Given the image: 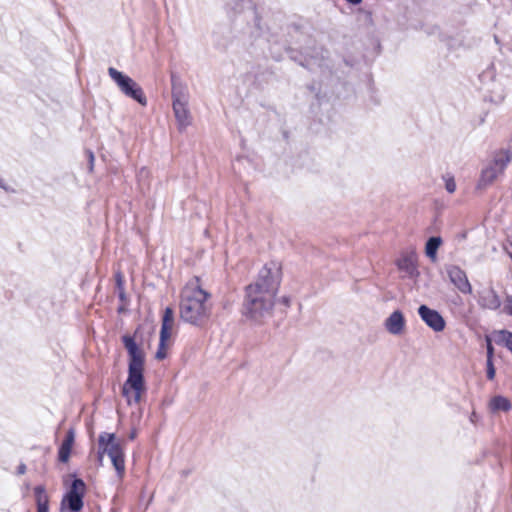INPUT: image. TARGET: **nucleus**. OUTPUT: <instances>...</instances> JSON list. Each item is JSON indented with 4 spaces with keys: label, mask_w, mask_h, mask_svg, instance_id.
<instances>
[{
    "label": "nucleus",
    "mask_w": 512,
    "mask_h": 512,
    "mask_svg": "<svg viewBox=\"0 0 512 512\" xmlns=\"http://www.w3.org/2000/svg\"><path fill=\"white\" fill-rule=\"evenodd\" d=\"M280 282V266L275 262L264 265L256 281L245 288L243 315L255 323H261L270 317Z\"/></svg>",
    "instance_id": "1"
},
{
    "label": "nucleus",
    "mask_w": 512,
    "mask_h": 512,
    "mask_svg": "<svg viewBox=\"0 0 512 512\" xmlns=\"http://www.w3.org/2000/svg\"><path fill=\"white\" fill-rule=\"evenodd\" d=\"M209 297L210 294L198 286H186L182 290L179 305L181 320L196 327H203L211 315Z\"/></svg>",
    "instance_id": "2"
},
{
    "label": "nucleus",
    "mask_w": 512,
    "mask_h": 512,
    "mask_svg": "<svg viewBox=\"0 0 512 512\" xmlns=\"http://www.w3.org/2000/svg\"><path fill=\"white\" fill-rule=\"evenodd\" d=\"M171 96L178 129L183 131L192 122L191 114L188 109V91L186 85L174 75L171 76Z\"/></svg>",
    "instance_id": "3"
},
{
    "label": "nucleus",
    "mask_w": 512,
    "mask_h": 512,
    "mask_svg": "<svg viewBox=\"0 0 512 512\" xmlns=\"http://www.w3.org/2000/svg\"><path fill=\"white\" fill-rule=\"evenodd\" d=\"M99 451L98 459L102 462L103 455L107 454L116 470L119 479L125 474L124 453L119 441L116 440L114 433L103 432L98 438Z\"/></svg>",
    "instance_id": "4"
},
{
    "label": "nucleus",
    "mask_w": 512,
    "mask_h": 512,
    "mask_svg": "<svg viewBox=\"0 0 512 512\" xmlns=\"http://www.w3.org/2000/svg\"><path fill=\"white\" fill-rule=\"evenodd\" d=\"M144 365H128V378L123 384L122 394L128 404L139 403L141 395L145 391Z\"/></svg>",
    "instance_id": "5"
},
{
    "label": "nucleus",
    "mask_w": 512,
    "mask_h": 512,
    "mask_svg": "<svg viewBox=\"0 0 512 512\" xmlns=\"http://www.w3.org/2000/svg\"><path fill=\"white\" fill-rule=\"evenodd\" d=\"M511 158L512 155L508 150H500L495 153L492 162L481 171L477 187L482 189L491 185L499 175L504 173Z\"/></svg>",
    "instance_id": "6"
},
{
    "label": "nucleus",
    "mask_w": 512,
    "mask_h": 512,
    "mask_svg": "<svg viewBox=\"0 0 512 512\" xmlns=\"http://www.w3.org/2000/svg\"><path fill=\"white\" fill-rule=\"evenodd\" d=\"M108 74L111 77V79L116 83L119 90L126 97H129V98L135 100L142 106L147 105V98L143 92V89L131 77L118 71L114 67L108 68Z\"/></svg>",
    "instance_id": "7"
},
{
    "label": "nucleus",
    "mask_w": 512,
    "mask_h": 512,
    "mask_svg": "<svg viewBox=\"0 0 512 512\" xmlns=\"http://www.w3.org/2000/svg\"><path fill=\"white\" fill-rule=\"evenodd\" d=\"M86 485L80 478H75L68 492L61 501L60 512H79L83 508Z\"/></svg>",
    "instance_id": "8"
},
{
    "label": "nucleus",
    "mask_w": 512,
    "mask_h": 512,
    "mask_svg": "<svg viewBox=\"0 0 512 512\" xmlns=\"http://www.w3.org/2000/svg\"><path fill=\"white\" fill-rule=\"evenodd\" d=\"M403 278L416 280L420 272L418 270V255L414 248H408L401 251L395 262Z\"/></svg>",
    "instance_id": "9"
},
{
    "label": "nucleus",
    "mask_w": 512,
    "mask_h": 512,
    "mask_svg": "<svg viewBox=\"0 0 512 512\" xmlns=\"http://www.w3.org/2000/svg\"><path fill=\"white\" fill-rule=\"evenodd\" d=\"M418 315L421 320L433 331L441 332L445 329L446 322L443 316L435 309L427 305H420L418 308Z\"/></svg>",
    "instance_id": "10"
},
{
    "label": "nucleus",
    "mask_w": 512,
    "mask_h": 512,
    "mask_svg": "<svg viewBox=\"0 0 512 512\" xmlns=\"http://www.w3.org/2000/svg\"><path fill=\"white\" fill-rule=\"evenodd\" d=\"M446 273L451 283L462 293L471 294L472 286L468 280L466 272L457 265L446 267Z\"/></svg>",
    "instance_id": "11"
},
{
    "label": "nucleus",
    "mask_w": 512,
    "mask_h": 512,
    "mask_svg": "<svg viewBox=\"0 0 512 512\" xmlns=\"http://www.w3.org/2000/svg\"><path fill=\"white\" fill-rule=\"evenodd\" d=\"M122 343L129 355L128 365H144V353L136 343L134 337L123 335Z\"/></svg>",
    "instance_id": "12"
},
{
    "label": "nucleus",
    "mask_w": 512,
    "mask_h": 512,
    "mask_svg": "<svg viewBox=\"0 0 512 512\" xmlns=\"http://www.w3.org/2000/svg\"><path fill=\"white\" fill-rule=\"evenodd\" d=\"M478 304L483 309L497 310L501 306V299L493 288L479 292Z\"/></svg>",
    "instance_id": "13"
},
{
    "label": "nucleus",
    "mask_w": 512,
    "mask_h": 512,
    "mask_svg": "<svg viewBox=\"0 0 512 512\" xmlns=\"http://www.w3.org/2000/svg\"><path fill=\"white\" fill-rule=\"evenodd\" d=\"M385 329L392 335H400L405 328V319L400 310H395L384 323Z\"/></svg>",
    "instance_id": "14"
},
{
    "label": "nucleus",
    "mask_w": 512,
    "mask_h": 512,
    "mask_svg": "<svg viewBox=\"0 0 512 512\" xmlns=\"http://www.w3.org/2000/svg\"><path fill=\"white\" fill-rule=\"evenodd\" d=\"M37 512H49V497L45 491V487L42 485L34 488Z\"/></svg>",
    "instance_id": "15"
},
{
    "label": "nucleus",
    "mask_w": 512,
    "mask_h": 512,
    "mask_svg": "<svg viewBox=\"0 0 512 512\" xmlns=\"http://www.w3.org/2000/svg\"><path fill=\"white\" fill-rule=\"evenodd\" d=\"M489 408L493 413L499 411L507 412L511 409V403L506 397L495 396L490 400Z\"/></svg>",
    "instance_id": "16"
},
{
    "label": "nucleus",
    "mask_w": 512,
    "mask_h": 512,
    "mask_svg": "<svg viewBox=\"0 0 512 512\" xmlns=\"http://www.w3.org/2000/svg\"><path fill=\"white\" fill-rule=\"evenodd\" d=\"M442 244V239L439 236H433L428 239L425 245V253L432 261L436 259L437 250Z\"/></svg>",
    "instance_id": "17"
},
{
    "label": "nucleus",
    "mask_w": 512,
    "mask_h": 512,
    "mask_svg": "<svg viewBox=\"0 0 512 512\" xmlns=\"http://www.w3.org/2000/svg\"><path fill=\"white\" fill-rule=\"evenodd\" d=\"M493 339L497 344H503L504 346L507 343L508 336L511 335V332L506 330H497L493 332Z\"/></svg>",
    "instance_id": "18"
},
{
    "label": "nucleus",
    "mask_w": 512,
    "mask_h": 512,
    "mask_svg": "<svg viewBox=\"0 0 512 512\" xmlns=\"http://www.w3.org/2000/svg\"><path fill=\"white\" fill-rule=\"evenodd\" d=\"M116 287H117V290H118L119 299L122 302H125L126 301V294H125V290H124L123 276L121 275V273H117L116 274Z\"/></svg>",
    "instance_id": "19"
},
{
    "label": "nucleus",
    "mask_w": 512,
    "mask_h": 512,
    "mask_svg": "<svg viewBox=\"0 0 512 512\" xmlns=\"http://www.w3.org/2000/svg\"><path fill=\"white\" fill-rule=\"evenodd\" d=\"M173 321H174L173 309L171 307H166L164 310L163 317H162V325L172 328Z\"/></svg>",
    "instance_id": "20"
},
{
    "label": "nucleus",
    "mask_w": 512,
    "mask_h": 512,
    "mask_svg": "<svg viewBox=\"0 0 512 512\" xmlns=\"http://www.w3.org/2000/svg\"><path fill=\"white\" fill-rule=\"evenodd\" d=\"M70 447L62 446L60 445L59 451H58V459L62 463H66L69 460L70 454H71Z\"/></svg>",
    "instance_id": "21"
},
{
    "label": "nucleus",
    "mask_w": 512,
    "mask_h": 512,
    "mask_svg": "<svg viewBox=\"0 0 512 512\" xmlns=\"http://www.w3.org/2000/svg\"><path fill=\"white\" fill-rule=\"evenodd\" d=\"M171 329L172 328H169L165 325H161L160 339H159V344H161V346H166V342L170 338Z\"/></svg>",
    "instance_id": "22"
},
{
    "label": "nucleus",
    "mask_w": 512,
    "mask_h": 512,
    "mask_svg": "<svg viewBox=\"0 0 512 512\" xmlns=\"http://www.w3.org/2000/svg\"><path fill=\"white\" fill-rule=\"evenodd\" d=\"M74 441H75V431L73 428H70L67 431L66 436L61 445L72 448Z\"/></svg>",
    "instance_id": "23"
},
{
    "label": "nucleus",
    "mask_w": 512,
    "mask_h": 512,
    "mask_svg": "<svg viewBox=\"0 0 512 512\" xmlns=\"http://www.w3.org/2000/svg\"><path fill=\"white\" fill-rule=\"evenodd\" d=\"M485 342L487 347V359L493 360L494 348L492 346V338L490 336H485Z\"/></svg>",
    "instance_id": "24"
},
{
    "label": "nucleus",
    "mask_w": 512,
    "mask_h": 512,
    "mask_svg": "<svg viewBox=\"0 0 512 512\" xmlns=\"http://www.w3.org/2000/svg\"><path fill=\"white\" fill-rule=\"evenodd\" d=\"M445 189L449 193H454L456 190V183L453 177H446L445 178Z\"/></svg>",
    "instance_id": "25"
},
{
    "label": "nucleus",
    "mask_w": 512,
    "mask_h": 512,
    "mask_svg": "<svg viewBox=\"0 0 512 512\" xmlns=\"http://www.w3.org/2000/svg\"><path fill=\"white\" fill-rule=\"evenodd\" d=\"M487 378L489 380L494 379L495 377V368L493 365V360L487 359Z\"/></svg>",
    "instance_id": "26"
},
{
    "label": "nucleus",
    "mask_w": 512,
    "mask_h": 512,
    "mask_svg": "<svg viewBox=\"0 0 512 512\" xmlns=\"http://www.w3.org/2000/svg\"><path fill=\"white\" fill-rule=\"evenodd\" d=\"M166 356H167L166 346H161V344H159L158 349L155 354V358L157 360H163L166 358Z\"/></svg>",
    "instance_id": "27"
},
{
    "label": "nucleus",
    "mask_w": 512,
    "mask_h": 512,
    "mask_svg": "<svg viewBox=\"0 0 512 512\" xmlns=\"http://www.w3.org/2000/svg\"><path fill=\"white\" fill-rule=\"evenodd\" d=\"M504 249L512 260V237H509L504 245Z\"/></svg>",
    "instance_id": "28"
},
{
    "label": "nucleus",
    "mask_w": 512,
    "mask_h": 512,
    "mask_svg": "<svg viewBox=\"0 0 512 512\" xmlns=\"http://www.w3.org/2000/svg\"><path fill=\"white\" fill-rule=\"evenodd\" d=\"M87 156H88V161H89V171L92 172L93 167H94V154L92 151L88 150Z\"/></svg>",
    "instance_id": "29"
},
{
    "label": "nucleus",
    "mask_w": 512,
    "mask_h": 512,
    "mask_svg": "<svg viewBox=\"0 0 512 512\" xmlns=\"http://www.w3.org/2000/svg\"><path fill=\"white\" fill-rule=\"evenodd\" d=\"M506 312L512 315V296H507Z\"/></svg>",
    "instance_id": "30"
},
{
    "label": "nucleus",
    "mask_w": 512,
    "mask_h": 512,
    "mask_svg": "<svg viewBox=\"0 0 512 512\" xmlns=\"http://www.w3.org/2000/svg\"><path fill=\"white\" fill-rule=\"evenodd\" d=\"M469 420H470L471 423L476 424L477 421L479 420L478 414L475 411H472V413H471V415L469 417Z\"/></svg>",
    "instance_id": "31"
},
{
    "label": "nucleus",
    "mask_w": 512,
    "mask_h": 512,
    "mask_svg": "<svg viewBox=\"0 0 512 512\" xmlns=\"http://www.w3.org/2000/svg\"><path fill=\"white\" fill-rule=\"evenodd\" d=\"M26 472V465L24 463H21L17 468V474L23 475Z\"/></svg>",
    "instance_id": "32"
},
{
    "label": "nucleus",
    "mask_w": 512,
    "mask_h": 512,
    "mask_svg": "<svg viewBox=\"0 0 512 512\" xmlns=\"http://www.w3.org/2000/svg\"><path fill=\"white\" fill-rule=\"evenodd\" d=\"M148 174H149V171L146 168H141L139 173H138V177L139 178H144V177H147Z\"/></svg>",
    "instance_id": "33"
},
{
    "label": "nucleus",
    "mask_w": 512,
    "mask_h": 512,
    "mask_svg": "<svg viewBox=\"0 0 512 512\" xmlns=\"http://www.w3.org/2000/svg\"><path fill=\"white\" fill-rule=\"evenodd\" d=\"M505 347L512 353V332L511 335L508 336Z\"/></svg>",
    "instance_id": "34"
},
{
    "label": "nucleus",
    "mask_w": 512,
    "mask_h": 512,
    "mask_svg": "<svg viewBox=\"0 0 512 512\" xmlns=\"http://www.w3.org/2000/svg\"><path fill=\"white\" fill-rule=\"evenodd\" d=\"M281 303H283L287 307L290 306V298L286 297V296L282 297L281 298Z\"/></svg>",
    "instance_id": "35"
},
{
    "label": "nucleus",
    "mask_w": 512,
    "mask_h": 512,
    "mask_svg": "<svg viewBox=\"0 0 512 512\" xmlns=\"http://www.w3.org/2000/svg\"><path fill=\"white\" fill-rule=\"evenodd\" d=\"M0 188L9 191V188L6 186L5 182L0 178Z\"/></svg>",
    "instance_id": "36"
},
{
    "label": "nucleus",
    "mask_w": 512,
    "mask_h": 512,
    "mask_svg": "<svg viewBox=\"0 0 512 512\" xmlns=\"http://www.w3.org/2000/svg\"><path fill=\"white\" fill-rule=\"evenodd\" d=\"M347 2H349L350 4H353V5H357V4H360L362 2V0H346Z\"/></svg>",
    "instance_id": "37"
},
{
    "label": "nucleus",
    "mask_w": 512,
    "mask_h": 512,
    "mask_svg": "<svg viewBox=\"0 0 512 512\" xmlns=\"http://www.w3.org/2000/svg\"><path fill=\"white\" fill-rule=\"evenodd\" d=\"M135 437H136V432H135V431H133V432L130 434L129 438H130V439H134Z\"/></svg>",
    "instance_id": "38"
}]
</instances>
